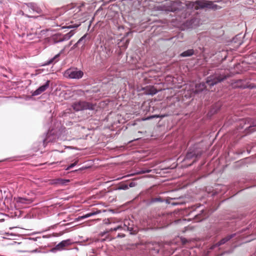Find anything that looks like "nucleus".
<instances>
[{
    "instance_id": "f257e3e1",
    "label": "nucleus",
    "mask_w": 256,
    "mask_h": 256,
    "mask_svg": "<svg viewBox=\"0 0 256 256\" xmlns=\"http://www.w3.org/2000/svg\"><path fill=\"white\" fill-rule=\"evenodd\" d=\"M186 6L188 8H194L196 10L204 8L216 10L219 7L212 2L205 0H198L195 2L188 1L186 2Z\"/></svg>"
},
{
    "instance_id": "f03ea898",
    "label": "nucleus",
    "mask_w": 256,
    "mask_h": 256,
    "mask_svg": "<svg viewBox=\"0 0 256 256\" xmlns=\"http://www.w3.org/2000/svg\"><path fill=\"white\" fill-rule=\"evenodd\" d=\"M22 15L28 18H37L38 14L42 13V10L34 3L26 4L23 6L22 12Z\"/></svg>"
},
{
    "instance_id": "7ed1b4c3",
    "label": "nucleus",
    "mask_w": 256,
    "mask_h": 256,
    "mask_svg": "<svg viewBox=\"0 0 256 256\" xmlns=\"http://www.w3.org/2000/svg\"><path fill=\"white\" fill-rule=\"evenodd\" d=\"M72 107L76 111L94 109V106L92 104L84 101L75 102L72 104Z\"/></svg>"
},
{
    "instance_id": "20e7f679",
    "label": "nucleus",
    "mask_w": 256,
    "mask_h": 256,
    "mask_svg": "<svg viewBox=\"0 0 256 256\" xmlns=\"http://www.w3.org/2000/svg\"><path fill=\"white\" fill-rule=\"evenodd\" d=\"M64 75L66 78L79 79L82 78L84 73L82 70L72 68L66 70Z\"/></svg>"
},
{
    "instance_id": "39448f33",
    "label": "nucleus",
    "mask_w": 256,
    "mask_h": 256,
    "mask_svg": "<svg viewBox=\"0 0 256 256\" xmlns=\"http://www.w3.org/2000/svg\"><path fill=\"white\" fill-rule=\"evenodd\" d=\"M226 78V76H225L216 74L214 75L210 76L208 77L206 82L210 86H213L218 82L224 80Z\"/></svg>"
},
{
    "instance_id": "423d86ee",
    "label": "nucleus",
    "mask_w": 256,
    "mask_h": 256,
    "mask_svg": "<svg viewBox=\"0 0 256 256\" xmlns=\"http://www.w3.org/2000/svg\"><path fill=\"white\" fill-rule=\"evenodd\" d=\"M232 86L233 88H254V86H251L250 84H248L245 80H238L232 82Z\"/></svg>"
},
{
    "instance_id": "0eeeda50",
    "label": "nucleus",
    "mask_w": 256,
    "mask_h": 256,
    "mask_svg": "<svg viewBox=\"0 0 256 256\" xmlns=\"http://www.w3.org/2000/svg\"><path fill=\"white\" fill-rule=\"evenodd\" d=\"M16 204L18 206H24V204H29L32 202L33 200L31 198L18 197L15 198Z\"/></svg>"
},
{
    "instance_id": "6e6552de",
    "label": "nucleus",
    "mask_w": 256,
    "mask_h": 256,
    "mask_svg": "<svg viewBox=\"0 0 256 256\" xmlns=\"http://www.w3.org/2000/svg\"><path fill=\"white\" fill-rule=\"evenodd\" d=\"M50 81L48 80L46 83L39 87L37 90L32 92V96H38L44 92L50 86Z\"/></svg>"
},
{
    "instance_id": "1a4fd4ad",
    "label": "nucleus",
    "mask_w": 256,
    "mask_h": 256,
    "mask_svg": "<svg viewBox=\"0 0 256 256\" xmlns=\"http://www.w3.org/2000/svg\"><path fill=\"white\" fill-rule=\"evenodd\" d=\"M182 2L178 0H176L172 2L170 0H166L165 4L167 6H171L172 8H169L168 10L175 11L179 9L178 8H176V6H180Z\"/></svg>"
},
{
    "instance_id": "9d476101",
    "label": "nucleus",
    "mask_w": 256,
    "mask_h": 256,
    "mask_svg": "<svg viewBox=\"0 0 256 256\" xmlns=\"http://www.w3.org/2000/svg\"><path fill=\"white\" fill-rule=\"evenodd\" d=\"M70 244V240H64L60 242L58 244L56 247L53 248L52 250H62L64 248L68 246Z\"/></svg>"
},
{
    "instance_id": "9b49d317",
    "label": "nucleus",
    "mask_w": 256,
    "mask_h": 256,
    "mask_svg": "<svg viewBox=\"0 0 256 256\" xmlns=\"http://www.w3.org/2000/svg\"><path fill=\"white\" fill-rule=\"evenodd\" d=\"M248 124H250V126H248L247 130V133L252 132L256 130V120H252V119H248L247 120Z\"/></svg>"
},
{
    "instance_id": "f8f14e48",
    "label": "nucleus",
    "mask_w": 256,
    "mask_h": 256,
    "mask_svg": "<svg viewBox=\"0 0 256 256\" xmlns=\"http://www.w3.org/2000/svg\"><path fill=\"white\" fill-rule=\"evenodd\" d=\"M52 184L57 185H65L66 183L70 182L69 180H65L62 178H56L52 180Z\"/></svg>"
},
{
    "instance_id": "ddd939ff",
    "label": "nucleus",
    "mask_w": 256,
    "mask_h": 256,
    "mask_svg": "<svg viewBox=\"0 0 256 256\" xmlns=\"http://www.w3.org/2000/svg\"><path fill=\"white\" fill-rule=\"evenodd\" d=\"M144 90L146 94L154 95L158 92L154 86H146Z\"/></svg>"
},
{
    "instance_id": "4468645a",
    "label": "nucleus",
    "mask_w": 256,
    "mask_h": 256,
    "mask_svg": "<svg viewBox=\"0 0 256 256\" xmlns=\"http://www.w3.org/2000/svg\"><path fill=\"white\" fill-rule=\"evenodd\" d=\"M235 236V234H230L229 236H226L224 238L222 239L220 242H218L216 245L217 246H221L224 244H225L226 242L230 240L232 238Z\"/></svg>"
},
{
    "instance_id": "2eb2a0df",
    "label": "nucleus",
    "mask_w": 256,
    "mask_h": 256,
    "mask_svg": "<svg viewBox=\"0 0 256 256\" xmlns=\"http://www.w3.org/2000/svg\"><path fill=\"white\" fill-rule=\"evenodd\" d=\"M122 229H127L128 230L131 231L132 230V228H130L126 226V224H124V227H122L121 226H118L116 227H115L114 228H111L109 232H112V231H116L118 230H122Z\"/></svg>"
},
{
    "instance_id": "dca6fc26",
    "label": "nucleus",
    "mask_w": 256,
    "mask_h": 256,
    "mask_svg": "<svg viewBox=\"0 0 256 256\" xmlns=\"http://www.w3.org/2000/svg\"><path fill=\"white\" fill-rule=\"evenodd\" d=\"M194 54V50L193 49L188 50L182 52L180 56L182 57L190 56Z\"/></svg>"
},
{
    "instance_id": "f3484780",
    "label": "nucleus",
    "mask_w": 256,
    "mask_h": 256,
    "mask_svg": "<svg viewBox=\"0 0 256 256\" xmlns=\"http://www.w3.org/2000/svg\"><path fill=\"white\" fill-rule=\"evenodd\" d=\"M200 155H201V153H200V154L198 153L197 154H196L195 153H194L192 152H188V154H186V158L187 160H189V159L192 158L193 157H195V158L199 157L200 156Z\"/></svg>"
},
{
    "instance_id": "a211bd4d",
    "label": "nucleus",
    "mask_w": 256,
    "mask_h": 256,
    "mask_svg": "<svg viewBox=\"0 0 256 256\" xmlns=\"http://www.w3.org/2000/svg\"><path fill=\"white\" fill-rule=\"evenodd\" d=\"M59 56H60V54H58L56 55L53 58H51L48 61L46 62V64L48 65V64H52L53 62H58V58L59 57Z\"/></svg>"
},
{
    "instance_id": "6ab92c4d",
    "label": "nucleus",
    "mask_w": 256,
    "mask_h": 256,
    "mask_svg": "<svg viewBox=\"0 0 256 256\" xmlns=\"http://www.w3.org/2000/svg\"><path fill=\"white\" fill-rule=\"evenodd\" d=\"M99 213H100V211H96V212H90L86 214V215H84L83 216V218H88V217H90V216H92L96 214H99Z\"/></svg>"
},
{
    "instance_id": "aec40b11",
    "label": "nucleus",
    "mask_w": 256,
    "mask_h": 256,
    "mask_svg": "<svg viewBox=\"0 0 256 256\" xmlns=\"http://www.w3.org/2000/svg\"><path fill=\"white\" fill-rule=\"evenodd\" d=\"M162 202V198H152L151 199L150 203H154L156 202Z\"/></svg>"
},
{
    "instance_id": "412c9836",
    "label": "nucleus",
    "mask_w": 256,
    "mask_h": 256,
    "mask_svg": "<svg viewBox=\"0 0 256 256\" xmlns=\"http://www.w3.org/2000/svg\"><path fill=\"white\" fill-rule=\"evenodd\" d=\"M86 37V35H84V36H82L78 40V42L74 44V46H77L80 43H83V44L84 43V39Z\"/></svg>"
},
{
    "instance_id": "4be33fe9",
    "label": "nucleus",
    "mask_w": 256,
    "mask_h": 256,
    "mask_svg": "<svg viewBox=\"0 0 256 256\" xmlns=\"http://www.w3.org/2000/svg\"><path fill=\"white\" fill-rule=\"evenodd\" d=\"M120 190H127L128 188V186L126 184H122L118 188Z\"/></svg>"
},
{
    "instance_id": "5701e85b",
    "label": "nucleus",
    "mask_w": 256,
    "mask_h": 256,
    "mask_svg": "<svg viewBox=\"0 0 256 256\" xmlns=\"http://www.w3.org/2000/svg\"><path fill=\"white\" fill-rule=\"evenodd\" d=\"M78 160H76L74 162L73 164H70L66 168V170H69L70 168H73L74 166L76 165V164H78Z\"/></svg>"
},
{
    "instance_id": "b1692460",
    "label": "nucleus",
    "mask_w": 256,
    "mask_h": 256,
    "mask_svg": "<svg viewBox=\"0 0 256 256\" xmlns=\"http://www.w3.org/2000/svg\"><path fill=\"white\" fill-rule=\"evenodd\" d=\"M73 35V32H70L68 34H66L64 36V39H69Z\"/></svg>"
},
{
    "instance_id": "393cba45",
    "label": "nucleus",
    "mask_w": 256,
    "mask_h": 256,
    "mask_svg": "<svg viewBox=\"0 0 256 256\" xmlns=\"http://www.w3.org/2000/svg\"><path fill=\"white\" fill-rule=\"evenodd\" d=\"M180 239L183 244H185L188 242V240L185 238H181Z\"/></svg>"
},
{
    "instance_id": "a878e982",
    "label": "nucleus",
    "mask_w": 256,
    "mask_h": 256,
    "mask_svg": "<svg viewBox=\"0 0 256 256\" xmlns=\"http://www.w3.org/2000/svg\"><path fill=\"white\" fill-rule=\"evenodd\" d=\"M128 188H132L135 186V183L134 182H131L130 183L129 185L128 186Z\"/></svg>"
},
{
    "instance_id": "bb28decb",
    "label": "nucleus",
    "mask_w": 256,
    "mask_h": 256,
    "mask_svg": "<svg viewBox=\"0 0 256 256\" xmlns=\"http://www.w3.org/2000/svg\"><path fill=\"white\" fill-rule=\"evenodd\" d=\"M124 236H125V235L124 234H122V235H120V234H118V237H124Z\"/></svg>"
},
{
    "instance_id": "cd10ccee",
    "label": "nucleus",
    "mask_w": 256,
    "mask_h": 256,
    "mask_svg": "<svg viewBox=\"0 0 256 256\" xmlns=\"http://www.w3.org/2000/svg\"><path fill=\"white\" fill-rule=\"evenodd\" d=\"M77 92H79L80 93H84V92L81 90H78Z\"/></svg>"
},
{
    "instance_id": "c85d7f7f",
    "label": "nucleus",
    "mask_w": 256,
    "mask_h": 256,
    "mask_svg": "<svg viewBox=\"0 0 256 256\" xmlns=\"http://www.w3.org/2000/svg\"><path fill=\"white\" fill-rule=\"evenodd\" d=\"M205 88L204 84H202V89H203V88Z\"/></svg>"
}]
</instances>
